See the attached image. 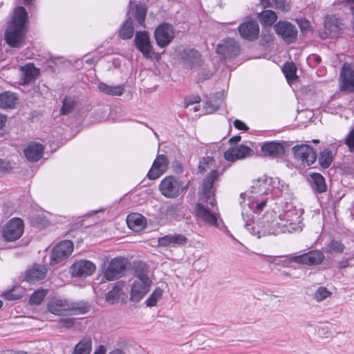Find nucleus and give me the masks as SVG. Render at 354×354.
<instances>
[{"label":"nucleus","mask_w":354,"mask_h":354,"mask_svg":"<svg viewBox=\"0 0 354 354\" xmlns=\"http://www.w3.org/2000/svg\"><path fill=\"white\" fill-rule=\"evenodd\" d=\"M135 44L145 58H151L154 54L153 47L151 44L150 37L148 32L138 31L136 34Z\"/></svg>","instance_id":"nucleus-14"},{"label":"nucleus","mask_w":354,"mask_h":354,"mask_svg":"<svg viewBox=\"0 0 354 354\" xmlns=\"http://www.w3.org/2000/svg\"><path fill=\"white\" fill-rule=\"evenodd\" d=\"M97 88L102 93L111 96H121L124 91L123 85L111 86L104 82L99 83Z\"/></svg>","instance_id":"nucleus-31"},{"label":"nucleus","mask_w":354,"mask_h":354,"mask_svg":"<svg viewBox=\"0 0 354 354\" xmlns=\"http://www.w3.org/2000/svg\"><path fill=\"white\" fill-rule=\"evenodd\" d=\"M163 290L160 288H156L150 296L146 299L145 304L148 307L155 306L162 296Z\"/></svg>","instance_id":"nucleus-42"},{"label":"nucleus","mask_w":354,"mask_h":354,"mask_svg":"<svg viewBox=\"0 0 354 354\" xmlns=\"http://www.w3.org/2000/svg\"><path fill=\"white\" fill-rule=\"evenodd\" d=\"M253 154V150L250 147L240 145L235 147H231L224 153V158L226 160L234 162L236 160L249 157Z\"/></svg>","instance_id":"nucleus-20"},{"label":"nucleus","mask_w":354,"mask_h":354,"mask_svg":"<svg viewBox=\"0 0 354 354\" xmlns=\"http://www.w3.org/2000/svg\"><path fill=\"white\" fill-rule=\"evenodd\" d=\"M135 279L131 286L130 300L137 302L149 291L152 281L149 277V268L146 263L139 261L134 265Z\"/></svg>","instance_id":"nucleus-2"},{"label":"nucleus","mask_w":354,"mask_h":354,"mask_svg":"<svg viewBox=\"0 0 354 354\" xmlns=\"http://www.w3.org/2000/svg\"><path fill=\"white\" fill-rule=\"evenodd\" d=\"M109 354H123V353L120 350L116 349L110 352Z\"/></svg>","instance_id":"nucleus-63"},{"label":"nucleus","mask_w":354,"mask_h":354,"mask_svg":"<svg viewBox=\"0 0 354 354\" xmlns=\"http://www.w3.org/2000/svg\"><path fill=\"white\" fill-rule=\"evenodd\" d=\"M21 84H26L34 80L39 75V70L32 64H26L21 67Z\"/></svg>","instance_id":"nucleus-29"},{"label":"nucleus","mask_w":354,"mask_h":354,"mask_svg":"<svg viewBox=\"0 0 354 354\" xmlns=\"http://www.w3.org/2000/svg\"><path fill=\"white\" fill-rule=\"evenodd\" d=\"M240 47L237 42L232 38H228L218 44L216 53L225 58L236 57L239 54Z\"/></svg>","instance_id":"nucleus-17"},{"label":"nucleus","mask_w":354,"mask_h":354,"mask_svg":"<svg viewBox=\"0 0 354 354\" xmlns=\"http://www.w3.org/2000/svg\"><path fill=\"white\" fill-rule=\"evenodd\" d=\"M345 144L349 149V151L354 152V128L349 132L346 138Z\"/></svg>","instance_id":"nucleus-49"},{"label":"nucleus","mask_w":354,"mask_h":354,"mask_svg":"<svg viewBox=\"0 0 354 354\" xmlns=\"http://www.w3.org/2000/svg\"><path fill=\"white\" fill-rule=\"evenodd\" d=\"M96 267L93 263L87 260H80L71 268V274L74 277H87L91 275Z\"/></svg>","instance_id":"nucleus-21"},{"label":"nucleus","mask_w":354,"mask_h":354,"mask_svg":"<svg viewBox=\"0 0 354 354\" xmlns=\"http://www.w3.org/2000/svg\"><path fill=\"white\" fill-rule=\"evenodd\" d=\"M189 186V181L185 183L180 178L174 176H167L164 178L159 185L160 193L167 198H175L182 192L187 190Z\"/></svg>","instance_id":"nucleus-5"},{"label":"nucleus","mask_w":354,"mask_h":354,"mask_svg":"<svg viewBox=\"0 0 354 354\" xmlns=\"http://www.w3.org/2000/svg\"><path fill=\"white\" fill-rule=\"evenodd\" d=\"M28 13L22 7H17L10 21L8 23L4 37L6 43L12 48H21L27 32Z\"/></svg>","instance_id":"nucleus-1"},{"label":"nucleus","mask_w":354,"mask_h":354,"mask_svg":"<svg viewBox=\"0 0 354 354\" xmlns=\"http://www.w3.org/2000/svg\"><path fill=\"white\" fill-rule=\"evenodd\" d=\"M318 160L322 168H328L333 161V156L331 151L328 149H324L321 152Z\"/></svg>","instance_id":"nucleus-40"},{"label":"nucleus","mask_w":354,"mask_h":354,"mask_svg":"<svg viewBox=\"0 0 354 354\" xmlns=\"http://www.w3.org/2000/svg\"><path fill=\"white\" fill-rule=\"evenodd\" d=\"M154 37L159 47L165 48L167 46L174 38L172 26L168 24L160 25L154 31Z\"/></svg>","instance_id":"nucleus-12"},{"label":"nucleus","mask_w":354,"mask_h":354,"mask_svg":"<svg viewBox=\"0 0 354 354\" xmlns=\"http://www.w3.org/2000/svg\"><path fill=\"white\" fill-rule=\"evenodd\" d=\"M43 151L42 145L37 142L30 143L24 150L25 156L31 162L39 160L42 156Z\"/></svg>","instance_id":"nucleus-27"},{"label":"nucleus","mask_w":354,"mask_h":354,"mask_svg":"<svg viewBox=\"0 0 354 354\" xmlns=\"http://www.w3.org/2000/svg\"><path fill=\"white\" fill-rule=\"evenodd\" d=\"M187 238L181 234H169L162 237H160L158 240V245L162 247L167 246H180L187 243Z\"/></svg>","instance_id":"nucleus-22"},{"label":"nucleus","mask_w":354,"mask_h":354,"mask_svg":"<svg viewBox=\"0 0 354 354\" xmlns=\"http://www.w3.org/2000/svg\"><path fill=\"white\" fill-rule=\"evenodd\" d=\"M47 273L46 268L39 264H35L26 271V280L29 283H36L44 279Z\"/></svg>","instance_id":"nucleus-25"},{"label":"nucleus","mask_w":354,"mask_h":354,"mask_svg":"<svg viewBox=\"0 0 354 354\" xmlns=\"http://www.w3.org/2000/svg\"><path fill=\"white\" fill-rule=\"evenodd\" d=\"M126 268V263L122 258H114L109 263L104 272V277L108 281H113L122 277Z\"/></svg>","instance_id":"nucleus-15"},{"label":"nucleus","mask_w":354,"mask_h":354,"mask_svg":"<svg viewBox=\"0 0 354 354\" xmlns=\"http://www.w3.org/2000/svg\"><path fill=\"white\" fill-rule=\"evenodd\" d=\"M336 3L338 6L348 7L351 9L354 18V0H337Z\"/></svg>","instance_id":"nucleus-52"},{"label":"nucleus","mask_w":354,"mask_h":354,"mask_svg":"<svg viewBox=\"0 0 354 354\" xmlns=\"http://www.w3.org/2000/svg\"><path fill=\"white\" fill-rule=\"evenodd\" d=\"M121 295V289L118 286H114L106 295V300L110 304H113L118 301Z\"/></svg>","instance_id":"nucleus-43"},{"label":"nucleus","mask_w":354,"mask_h":354,"mask_svg":"<svg viewBox=\"0 0 354 354\" xmlns=\"http://www.w3.org/2000/svg\"><path fill=\"white\" fill-rule=\"evenodd\" d=\"M283 73L287 79L288 83L292 82L294 80L297 79L296 75L297 67L293 63H286L284 64L282 68Z\"/></svg>","instance_id":"nucleus-38"},{"label":"nucleus","mask_w":354,"mask_h":354,"mask_svg":"<svg viewBox=\"0 0 354 354\" xmlns=\"http://www.w3.org/2000/svg\"><path fill=\"white\" fill-rule=\"evenodd\" d=\"M345 250V245L341 241L333 239L324 248V252L328 254H342Z\"/></svg>","instance_id":"nucleus-36"},{"label":"nucleus","mask_w":354,"mask_h":354,"mask_svg":"<svg viewBox=\"0 0 354 354\" xmlns=\"http://www.w3.org/2000/svg\"><path fill=\"white\" fill-rule=\"evenodd\" d=\"M75 105V100L71 97H65L63 100L62 107L60 110V113L62 115H67L71 113Z\"/></svg>","instance_id":"nucleus-47"},{"label":"nucleus","mask_w":354,"mask_h":354,"mask_svg":"<svg viewBox=\"0 0 354 354\" xmlns=\"http://www.w3.org/2000/svg\"><path fill=\"white\" fill-rule=\"evenodd\" d=\"M218 176V171L217 170H212L205 178L203 184V194L206 198L207 203L213 207L216 203L212 188L214 183L217 180Z\"/></svg>","instance_id":"nucleus-16"},{"label":"nucleus","mask_w":354,"mask_h":354,"mask_svg":"<svg viewBox=\"0 0 354 354\" xmlns=\"http://www.w3.org/2000/svg\"><path fill=\"white\" fill-rule=\"evenodd\" d=\"M106 348L104 345H100L95 351L93 354H105Z\"/></svg>","instance_id":"nucleus-58"},{"label":"nucleus","mask_w":354,"mask_h":354,"mask_svg":"<svg viewBox=\"0 0 354 354\" xmlns=\"http://www.w3.org/2000/svg\"><path fill=\"white\" fill-rule=\"evenodd\" d=\"M250 197L252 198L253 202L251 204H248L250 208L257 213L261 212L266 205L268 198L263 197L261 199H259L257 196L254 195L250 196Z\"/></svg>","instance_id":"nucleus-41"},{"label":"nucleus","mask_w":354,"mask_h":354,"mask_svg":"<svg viewBox=\"0 0 354 354\" xmlns=\"http://www.w3.org/2000/svg\"><path fill=\"white\" fill-rule=\"evenodd\" d=\"M127 223L129 228L138 231L144 225L143 217L139 214H129L127 216Z\"/></svg>","instance_id":"nucleus-35"},{"label":"nucleus","mask_w":354,"mask_h":354,"mask_svg":"<svg viewBox=\"0 0 354 354\" xmlns=\"http://www.w3.org/2000/svg\"><path fill=\"white\" fill-rule=\"evenodd\" d=\"M211 75L209 74V73H207V74H200L199 76H198V79L200 80H207V79H209Z\"/></svg>","instance_id":"nucleus-61"},{"label":"nucleus","mask_w":354,"mask_h":354,"mask_svg":"<svg viewBox=\"0 0 354 354\" xmlns=\"http://www.w3.org/2000/svg\"><path fill=\"white\" fill-rule=\"evenodd\" d=\"M284 257L286 258L283 261L284 264L295 262L299 264L314 266L322 263L324 259V254L321 250H315L300 255Z\"/></svg>","instance_id":"nucleus-6"},{"label":"nucleus","mask_w":354,"mask_h":354,"mask_svg":"<svg viewBox=\"0 0 354 354\" xmlns=\"http://www.w3.org/2000/svg\"><path fill=\"white\" fill-rule=\"evenodd\" d=\"M74 319L71 317L62 318L59 320V326L65 328H71L74 325Z\"/></svg>","instance_id":"nucleus-51"},{"label":"nucleus","mask_w":354,"mask_h":354,"mask_svg":"<svg viewBox=\"0 0 354 354\" xmlns=\"http://www.w3.org/2000/svg\"><path fill=\"white\" fill-rule=\"evenodd\" d=\"M174 209V207L173 206H170L167 208V215H169L170 214V212H173Z\"/></svg>","instance_id":"nucleus-64"},{"label":"nucleus","mask_w":354,"mask_h":354,"mask_svg":"<svg viewBox=\"0 0 354 354\" xmlns=\"http://www.w3.org/2000/svg\"><path fill=\"white\" fill-rule=\"evenodd\" d=\"M7 117L5 115L0 113V129H3L6 123Z\"/></svg>","instance_id":"nucleus-59"},{"label":"nucleus","mask_w":354,"mask_h":354,"mask_svg":"<svg viewBox=\"0 0 354 354\" xmlns=\"http://www.w3.org/2000/svg\"><path fill=\"white\" fill-rule=\"evenodd\" d=\"M12 169L11 163L6 159H0V174L8 172Z\"/></svg>","instance_id":"nucleus-50"},{"label":"nucleus","mask_w":354,"mask_h":354,"mask_svg":"<svg viewBox=\"0 0 354 354\" xmlns=\"http://www.w3.org/2000/svg\"><path fill=\"white\" fill-rule=\"evenodd\" d=\"M240 35L245 39L254 41L259 34V26L254 20H248L239 26Z\"/></svg>","instance_id":"nucleus-18"},{"label":"nucleus","mask_w":354,"mask_h":354,"mask_svg":"<svg viewBox=\"0 0 354 354\" xmlns=\"http://www.w3.org/2000/svg\"><path fill=\"white\" fill-rule=\"evenodd\" d=\"M24 225L19 218H14L6 223L3 227V236L7 241L19 239L24 233Z\"/></svg>","instance_id":"nucleus-8"},{"label":"nucleus","mask_w":354,"mask_h":354,"mask_svg":"<svg viewBox=\"0 0 354 354\" xmlns=\"http://www.w3.org/2000/svg\"><path fill=\"white\" fill-rule=\"evenodd\" d=\"M261 151L265 156L277 157L284 153V147L279 142H268L261 146Z\"/></svg>","instance_id":"nucleus-28"},{"label":"nucleus","mask_w":354,"mask_h":354,"mask_svg":"<svg viewBox=\"0 0 354 354\" xmlns=\"http://www.w3.org/2000/svg\"><path fill=\"white\" fill-rule=\"evenodd\" d=\"M73 250V243L65 240L56 245L51 252L50 264L54 265L66 259Z\"/></svg>","instance_id":"nucleus-11"},{"label":"nucleus","mask_w":354,"mask_h":354,"mask_svg":"<svg viewBox=\"0 0 354 354\" xmlns=\"http://www.w3.org/2000/svg\"><path fill=\"white\" fill-rule=\"evenodd\" d=\"M271 193V188L268 186V176H264L252 181L251 194L255 196L268 195Z\"/></svg>","instance_id":"nucleus-26"},{"label":"nucleus","mask_w":354,"mask_h":354,"mask_svg":"<svg viewBox=\"0 0 354 354\" xmlns=\"http://www.w3.org/2000/svg\"><path fill=\"white\" fill-rule=\"evenodd\" d=\"M147 15V10L145 8L142 6H136L133 16L137 23L140 26H145V17Z\"/></svg>","instance_id":"nucleus-44"},{"label":"nucleus","mask_w":354,"mask_h":354,"mask_svg":"<svg viewBox=\"0 0 354 354\" xmlns=\"http://www.w3.org/2000/svg\"><path fill=\"white\" fill-rule=\"evenodd\" d=\"M275 32L288 44L293 43L297 37V29L295 25L286 21H279L274 26Z\"/></svg>","instance_id":"nucleus-10"},{"label":"nucleus","mask_w":354,"mask_h":354,"mask_svg":"<svg viewBox=\"0 0 354 354\" xmlns=\"http://www.w3.org/2000/svg\"><path fill=\"white\" fill-rule=\"evenodd\" d=\"M3 296L8 300H16L21 297L20 294L16 293L15 290L4 292Z\"/></svg>","instance_id":"nucleus-53"},{"label":"nucleus","mask_w":354,"mask_h":354,"mask_svg":"<svg viewBox=\"0 0 354 354\" xmlns=\"http://www.w3.org/2000/svg\"><path fill=\"white\" fill-rule=\"evenodd\" d=\"M48 310L56 315H64L66 314L81 315L88 311L89 306L84 302H70L67 299L59 297L50 299L47 304Z\"/></svg>","instance_id":"nucleus-3"},{"label":"nucleus","mask_w":354,"mask_h":354,"mask_svg":"<svg viewBox=\"0 0 354 354\" xmlns=\"http://www.w3.org/2000/svg\"><path fill=\"white\" fill-rule=\"evenodd\" d=\"M180 59L186 68H194L203 64L201 53L194 48H185L180 54Z\"/></svg>","instance_id":"nucleus-13"},{"label":"nucleus","mask_w":354,"mask_h":354,"mask_svg":"<svg viewBox=\"0 0 354 354\" xmlns=\"http://www.w3.org/2000/svg\"><path fill=\"white\" fill-rule=\"evenodd\" d=\"M349 259H343L342 260H340L339 262H338V268L339 269H344V268H346L348 266H350L349 265Z\"/></svg>","instance_id":"nucleus-56"},{"label":"nucleus","mask_w":354,"mask_h":354,"mask_svg":"<svg viewBox=\"0 0 354 354\" xmlns=\"http://www.w3.org/2000/svg\"><path fill=\"white\" fill-rule=\"evenodd\" d=\"M324 25L326 32L333 37H336L340 34L342 30L344 28V24L335 15L326 16Z\"/></svg>","instance_id":"nucleus-23"},{"label":"nucleus","mask_w":354,"mask_h":354,"mask_svg":"<svg viewBox=\"0 0 354 354\" xmlns=\"http://www.w3.org/2000/svg\"><path fill=\"white\" fill-rule=\"evenodd\" d=\"M169 165V161L166 156L158 155L147 174V177L150 180H156L166 172Z\"/></svg>","instance_id":"nucleus-19"},{"label":"nucleus","mask_w":354,"mask_h":354,"mask_svg":"<svg viewBox=\"0 0 354 354\" xmlns=\"http://www.w3.org/2000/svg\"><path fill=\"white\" fill-rule=\"evenodd\" d=\"M201 101V98L198 95L191 96L185 99V107L187 108L189 105L198 103Z\"/></svg>","instance_id":"nucleus-54"},{"label":"nucleus","mask_w":354,"mask_h":354,"mask_svg":"<svg viewBox=\"0 0 354 354\" xmlns=\"http://www.w3.org/2000/svg\"><path fill=\"white\" fill-rule=\"evenodd\" d=\"M133 21L129 17L121 28L119 35L123 39H128L133 37Z\"/></svg>","instance_id":"nucleus-37"},{"label":"nucleus","mask_w":354,"mask_h":354,"mask_svg":"<svg viewBox=\"0 0 354 354\" xmlns=\"http://www.w3.org/2000/svg\"><path fill=\"white\" fill-rule=\"evenodd\" d=\"M214 165V160L213 158L207 156L204 157L199 163L198 169L201 172H205L207 169H211Z\"/></svg>","instance_id":"nucleus-48"},{"label":"nucleus","mask_w":354,"mask_h":354,"mask_svg":"<svg viewBox=\"0 0 354 354\" xmlns=\"http://www.w3.org/2000/svg\"><path fill=\"white\" fill-rule=\"evenodd\" d=\"M174 171L176 174L182 173L183 171V165L180 162H176L174 164Z\"/></svg>","instance_id":"nucleus-57"},{"label":"nucleus","mask_w":354,"mask_h":354,"mask_svg":"<svg viewBox=\"0 0 354 354\" xmlns=\"http://www.w3.org/2000/svg\"><path fill=\"white\" fill-rule=\"evenodd\" d=\"M92 350V340L86 337L80 340L75 346L72 354H90Z\"/></svg>","instance_id":"nucleus-33"},{"label":"nucleus","mask_w":354,"mask_h":354,"mask_svg":"<svg viewBox=\"0 0 354 354\" xmlns=\"http://www.w3.org/2000/svg\"><path fill=\"white\" fill-rule=\"evenodd\" d=\"M258 19L263 26H271L277 19V14L271 10H266L258 15Z\"/></svg>","instance_id":"nucleus-34"},{"label":"nucleus","mask_w":354,"mask_h":354,"mask_svg":"<svg viewBox=\"0 0 354 354\" xmlns=\"http://www.w3.org/2000/svg\"><path fill=\"white\" fill-rule=\"evenodd\" d=\"M47 295L46 290H38L35 291L30 296L29 302L31 305H39L44 300Z\"/></svg>","instance_id":"nucleus-45"},{"label":"nucleus","mask_w":354,"mask_h":354,"mask_svg":"<svg viewBox=\"0 0 354 354\" xmlns=\"http://www.w3.org/2000/svg\"><path fill=\"white\" fill-rule=\"evenodd\" d=\"M247 194L246 193H241L240 194V198L242 199V201H240V205L241 206H243L244 202H245V197L247 196Z\"/></svg>","instance_id":"nucleus-62"},{"label":"nucleus","mask_w":354,"mask_h":354,"mask_svg":"<svg viewBox=\"0 0 354 354\" xmlns=\"http://www.w3.org/2000/svg\"><path fill=\"white\" fill-rule=\"evenodd\" d=\"M17 102L16 95L10 91L0 94V107L2 109H12Z\"/></svg>","instance_id":"nucleus-32"},{"label":"nucleus","mask_w":354,"mask_h":354,"mask_svg":"<svg viewBox=\"0 0 354 354\" xmlns=\"http://www.w3.org/2000/svg\"><path fill=\"white\" fill-rule=\"evenodd\" d=\"M339 87L341 91L347 93L354 92V66L344 64L339 74Z\"/></svg>","instance_id":"nucleus-7"},{"label":"nucleus","mask_w":354,"mask_h":354,"mask_svg":"<svg viewBox=\"0 0 354 354\" xmlns=\"http://www.w3.org/2000/svg\"><path fill=\"white\" fill-rule=\"evenodd\" d=\"M310 186L315 193L326 192L327 185L324 176L319 173H313L310 175Z\"/></svg>","instance_id":"nucleus-30"},{"label":"nucleus","mask_w":354,"mask_h":354,"mask_svg":"<svg viewBox=\"0 0 354 354\" xmlns=\"http://www.w3.org/2000/svg\"><path fill=\"white\" fill-rule=\"evenodd\" d=\"M272 219L266 220L267 227L263 230V234H277L280 233H292L298 230V224L290 221L291 213L286 212L277 215L275 212H271Z\"/></svg>","instance_id":"nucleus-4"},{"label":"nucleus","mask_w":354,"mask_h":354,"mask_svg":"<svg viewBox=\"0 0 354 354\" xmlns=\"http://www.w3.org/2000/svg\"><path fill=\"white\" fill-rule=\"evenodd\" d=\"M196 215L205 223L213 225H217L216 210H209L201 203L196 205Z\"/></svg>","instance_id":"nucleus-24"},{"label":"nucleus","mask_w":354,"mask_h":354,"mask_svg":"<svg viewBox=\"0 0 354 354\" xmlns=\"http://www.w3.org/2000/svg\"><path fill=\"white\" fill-rule=\"evenodd\" d=\"M292 151L294 158L304 165L310 166L316 160V152L308 145H296L292 148Z\"/></svg>","instance_id":"nucleus-9"},{"label":"nucleus","mask_w":354,"mask_h":354,"mask_svg":"<svg viewBox=\"0 0 354 354\" xmlns=\"http://www.w3.org/2000/svg\"><path fill=\"white\" fill-rule=\"evenodd\" d=\"M234 125L236 129L240 130L247 131L248 129V127L245 125V124L238 119H236L234 121Z\"/></svg>","instance_id":"nucleus-55"},{"label":"nucleus","mask_w":354,"mask_h":354,"mask_svg":"<svg viewBox=\"0 0 354 354\" xmlns=\"http://www.w3.org/2000/svg\"><path fill=\"white\" fill-rule=\"evenodd\" d=\"M332 295V292H330L326 287H319L316 291L313 294V299L317 301H322L328 297H329Z\"/></svg>","instance_id":"nucleus-46"},{"label":"nucleus","mask_w":354,"mask_h":354,"mask_svg":"<svg viewBox=\"0 0 354 354\" xmlns=\"http://www.w3.org/2000/svg\"><path fill=\"white\" fill-rule=\"evenodd\" d=\"M241 137L240 136H233L231 138H230L229 142L231 144L234 143V142H238L241 140Z\"/></svg>","instance_id":"nucleus-60"},{"label":"nucleus","mask_w":354,"mask_h":354,"mask_svg":"<svg viewBox=\"0 0 354 354\" xmlns=\"http://www.w3.org/2000/svg\"><path fill=\"white\" fill-rule=\"evenodd\" d=\"M268 186L271 188V192L276 191V194H278L288 187L283 181L281 180L277 177H268Z\"/></svg>","instance_id":"nucleus-39"}]
</instances>
